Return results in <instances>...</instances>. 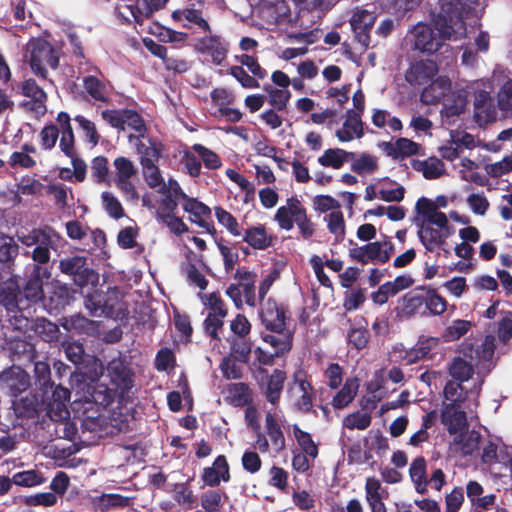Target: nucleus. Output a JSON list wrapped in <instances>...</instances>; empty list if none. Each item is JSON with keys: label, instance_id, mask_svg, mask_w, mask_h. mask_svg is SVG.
<instances>
[{"label": "nucleus", "instance_id": "f257e3e1", "mask_svg": "<svg viewBox=\"0 0 512 512\" xmlns=\"http://www.w3.org/2000/svg\"><path fill=\"white\" fill-rule=\"evenodd\" d=\"M477 0H439V9L432 17V25L419 22L408 32L414 49L433 54L445 41H458L466 35L465 17Z\"/></svg>", "mask_w": 512, "mask_h": 512}, {"label": "nucleus", "instance_id": "f03ea898", "mask_svg": "<svg viewBox=\"0 0 512 512\" xmlns=\"http://www.w3.org/2000/svg\"><path fill=\"white\" fill-rule=\"evenodd\" d=\"M495 338L486 336L484 340L473 346L469 341L462 344V353L469 358L470 362L457 357L449 367V373L454 381L459 383L471 384L473 375V365H480L484 369H489L494 356Z\"/></svg>", "mask_w": 512, "mask_h": 512}, {"label": "nucleus", "instance_id": "7ed1b4c3", "mask_svg": "<svg viewBox=\"0 0 512 512\" xmlns=\"http://www.w3.org/2000/svg\"><path fill=\"white\" fill-rule=\"evenodd\" d=\"M429 203L422 201V214H416L415 221L418 226V237L428 251L442 249L446 239L454 233L449 226L448 217L445 213L429 212Z\"/></svg>", "mask_w": 512, "mask_h": 512}, {"label": "nucleus", "instance_id": "20e7f679", "mask_svg": "<svg viewBox=\"0 0 512 512\" xmlns=\"http://www.w3.org/2000/svg\"><path fill=\"white\" fill-rule=\"evenodd\" d=\"M481 385L482 381L478 378L473 379L471 384L451 380L444 387L443 404H451L454 407H462L469 412H473L478 406Z\"/></svg>", "mask_w": 512, "mask_h": 512}, {"label": "nucleus", "instance_id": "39448f33", "mask_svg": "<svg viewBox=\"0 0 512 512\" xmlns=\"http://www.w3.org/2000/svg\"><path fill=\"white\" fill-rule=\"evenodd\" d=\"M26 59L32 71L41 77L46 76L47 67L52 69L58 66V56L52 46L43 39H32L27 44Z\"/></svg>", "mask_w": 512, "mask_h": 512}, {"label": "nucleus", "instance_id": "423d86ee", "mask_svg": "<svg viewBox=\"0 0 512 512\" xmlns=\"http://www.w3.org/2000/svg\"><path fill=\"white\" fill-rule=\"evenodd\" d=\"M145 182L150 188L157 189L164 195V204L169 210H175L177 207L178 196L181 193V187L174 179L164 181L160 169L156 164L141 165Z\"/></svg>", "mask_w": 512, "mask_h": 512}, {"label": "nucleus", "instance_id": "0eeeda50", "mask_svg": "<svg viewBox=\"0 0 512 512\" xmlns=\"http://www.w3.org/2000/svg\"><path fill=\"white\" fill-rule=\"evenodd\" d=\"M271 332L274 334H262V340L270 346L271 350L265 351L261 347H257L254 350L258 361L263 364H268L274 357H279L288 352L292 346V337L289 331L286 330V327L282 331Z\"/></svg>", "mask_w": 512, "mask_h": 512}, {"label": "nucleus", "instance_id": "6e6552de", "mask_svg": "<svg viewBox=\"0 0 512 512\" xmlns=\"http://www.w3.org/2000/svg\"><path fill=\"white\" fill-rule=\"evenodd\" d=\"M377 15L374 10L355 7L351 11L349 23L355 39L363 47L368 48L371 43L370 33L374 27Z\"/></svg>", "mask_w": 512, "mask_h": 512}, {"label": "nucleus", "instance_id": "1a4fd4ad", "mask_svg": "<svg viewBox=\"0 0 512 512\" xmlns=\"http://www.w3.org/2000/svg\"><path fill=\"white\" fill-rule=\"evenodd\" d=\"M393 253V245L388 241L370 242L363 246H354L349 250V256L362 263H385Z\"/></svg>", "mask_w": 512, "mask_h": 512}, {"label": "nucleus", "instance_id": "9d476101", "mask_svg": "<svg viewBox=\"0 0 512 512\" xmlns=\"http://www.w3.org/2000/svg\"><path fill=\"white\" fill-rule=\"evenodd\" d=\"M202 303L209 308L205 321V332L213 339L218 338V331L223 327L224 318L227 316V310L217 293L199 294Z\"/></svg>", "mask_w": 512, "mask_h": 512}, {"label": "nucleus", "instance_id": "9b49d317", "mask_svg": "<svg viewBox=\"0 0 512 512\" xmlns=\"http://www.w3.org/2000/svg\"><path fill=\"white\" fill-rule=\"evenodd\" d=\"M203 37L195 40L194 49L208 57L213 64L221 65L227 57L228 44L220 36L206 32Z\"/></svg>", "mask_w": 512, "mask_h": 512}, {"label": "nucleus", "instance_id": "f8f14e48", "mask_svg": "<svg viewBox=\"0 0 512 512\" xmlns=\"http://www.w3.org/2000/svg\"><path fill=\"white\" fill-rule=\"evenodd\" d=\"M182 199V208L189 215V220L197 224L206 232L211 233L213 226L211 225V209L204 203L195 198L188 197L182 190L178 196V200Z\"/></svg>", "mask_w": 512, "mask_h": 512}, {"label": "nucleus", "instance_id": "ddd939ff", "mask_svg": "<svg viewBox=\"0 0 512 512\" xmlns=\"http://www.w3.org/2000/svg\"><path fill=\"white\" fill-rule=\"evenodd\" d=\"M114 167L116 170L115 184L116 186L131 199H136L138 193L132 178L136 174V168L132 161L126 157H117L114 160Z\"/></svg>", "mask_w": 512, "mask_h": 512}, {"label": "nucleus", "instance_id": "4468645a", "mask_svg": "<svg viewBox=\"0 0 512 512\" xmlns=\"http://www.w3.org/2000/svg\"><path fill=\"white\" fill-rule=\"evenodd\" d=\"M364 136L363 122L359 112L348 110L342 125L335 130V137L341 143L361 139Z\"/></svg>", "mask_w": 512, "mask_h": 512}, {"label": "nucleus", "instance_id": "2eb2a0df", "mask_svg": "<svg viewBox=\"0 0 512 512\" xmlns=\"http://www.w3.org/2000/svg\"><path fill=\"white\" fill-rule=\"evenodd\" d=\"M305 211L301 202L297 198L292 197L287 199L286 203L277 209L274 220L282 230L290 231Z\"/></svg>", "mask_w": 512, "mask_h": 512}, {"label": "nucleus", "instance_id": "dca6fc26", "mask_svg": "<svg viewBox=\"0 0 512 512\" xmlns=\"http://www.w3.org/2000/svg\"><path fill=\"white\" fill-rule=\"evenodd\" d=\"M442 104L441 116L447 123H451L455 117L465 112L467 92L464 89H454L447 95Z\"/></svg>", "mask_w": 512, "mask_h": 512}, {"label": "nucleus", "instance_id": "f3484780", "mask_svg": "<svg viewBox=\"0 0 512 512\" xmlns=\"http://www.w3.org/2000/svg\"><path fill=\"white\" fill-rule=\"evenodd\" d=\"M480 434L468 428L451 436L450 450L462 456L472 455L478 450Z\"/></svg>", "mask_w": 512, "mask_h": 512}, {"label": "nucleus", "instance_id": "a211bd4d", "mask_svg": "<svg viewBox=\"0 0 512 512\" xmlns=\"http://www.w3.org/2000/svg\"><path fill=\"white\" fill-rule=\"evenodd\" d=\"M470 413L462 407H454L451 404H443L441 411V423L446 427L450 436L468 428L466 414Z\"/></svg>", "mask_w": 512, "mask_h": 512}, {"label": "nucleus", "instance_id": "6ab92c4d", "mask_svg": "<svg viewBox=\"0 0 512 512\" xmlns=\"http://www.w3.org/2000/svg\"><path fill=\"white\" fill-rule=\"evenodd\" d=\"M451 91V80L446 76H439L423 89L420 100L428 105L437 104L443 102Z\"/></svg>", "mask_w": 512, "mask_h": 512}, {"label": "nucleus", "instance_id": "aec40b11", "mask_svg": "<svg viewBox=\"0 0 512 512\" xmlns=\"http://www.w3.org/2000/svg\"><path fill=\"white\" fill-rule=\"evenodd\" d=\"M294 405L300 410L308 411L312 406V387L302 373L295 376V381L290 388Z\"/></svg>", "mask_w": 512, "mask_h": 512}, {"label": "nucleus", "instance_id": "412c9836", "mask_svg": "<svg viewBox=\"0 0 512 512\" xmlns=\"http://www.w3.org/2000/svg\"><path fill=\"white\" fill-rule=\"evenodd\" d=\"M438 66L432 60L414 63L406 72V80L413 85H423L437 74Z\"/></svg>", "mask_w": 512, "mask_h": 512}, {"label": "nucleus", "instance_id": "4be33fe9", "mask_svg": "<svg viewBox=\"0 0 512 512\" xmlns=\"http://www.w3.org/2000/svg\"><path fill=\"white\" fill-rule=\"evenodd\" d=\"M261 319L270 331H282L286 327L284 309L274 300H267L261 311Z\"/></svg>", "mask_w": 512, "mask_h": 512}, {"label": "nucleus", "instance_id": "5701e85b", "mask_svg": "<svg viewBox=\"0 0 512 512\" xmlns=\"http://www.w3.org/2000/svg\"><path fill=\"white\" fill-rule=\"evenodd\" d=\"M202 479L210 487L218 486L221 481L228 482L230 480V472L226 457L224 455L218 456L212 466L204 469Z\"/></svg>", "mask_w": 512, "mask_h": 512}, {"label": "nucleus", "instance_id": "b1692460", "mask_svg": "<svg viewBox=\"0 0 512 512\" xmlns=\"http://www.w3.org/2000/svg\"><path fill=\"white\" fill-rule=\"evenodd\" d=\"M175 22L181 23L185 28H192L196 26L203 32H210L209 23L203 18L200 10L194 8H180L176 9L171 14Z\"/></svg>", "mask_w": 512, "mask_h": 512}, {"label": "nucleus", "instance_id": "393cba45", "mask_svg": "<svg viewBox=\"0 0 512 512\" xmlns=\"http://www.w3.org/2000/svg\"><path fill=\"white\" fill-rule=\"evenodd\" d=\"M1 380L13 395L25 391L30 385L28 374L20 367H12L1 374Z\"/></svg>", "mask_w": 512, "mask_h": 512}, {"label": "nucleus", "instance_id": "a878e982", "mask_svg": "<svg viewBox=\"0 0 512 512\" xmlns=\"http://www.w3.org/2000/svg\"><path fill=\"white\" fill-rule=\"evenodd\" d=\"M260 13L270 23H279L289 15V7L284 0H261Z\"/></svg>", "mask_w": 512, "mask_h": 512}, {"label": "nucleus", "instance_id": "bb28decb", "mask_svg": "<svg viewBox=\"0 0 512 512\" xmlns=\"http://www.w3.org/2000/svg\"><path fill=\"white\" fill-rule=\"evenodd\" d=\"M281 415L277 412L269 411L266 415V431L271 441L272 449L279 453L285 448V437L280 427Z\"/></svg>", "mask_w": 512, "mask_h": 512}, {"label": "nucleus", "instance_id": "cd10ccee", "mask_svg": "<svg viewBox=\"0 0 512 512\" xmlns=\"http://www.w3.org/2000/svg\"><path fill=\"white\" fill-rule=\"evenodd\" d=\"M22 302L23 300L18 292L10 291L6 293L4 290L2 291V303L7 312L15 318V321L18 323L17 328L26 327L29 322L28 318L22 315V310L24 309Z\"/></svg>", "mask_w": 512, "mask_h": 512}, {"label": "nucleus", "instance_id": "c85d7f7f", "mask_svg": "<svg viewBox=\"0 0 512 512\" xmlns=\"http://www.w3.org/2000/svg\"><path fill=\"white\" fill-rule=\"evenodd\" d=\"M133 139L134 137L130 136V141ZM135 139L138 140L136 146L138 154L140 155V164H156L161 156V144L158 141L149 138L139 140L138 137H135Z\"/></svg>", "mask_w": 512, "mask_h": 512}, {"label": "nucleus", "instance_id": "c756f323", "mask_svg": "<svg viewBox=\"0 0 512 512\" xmlns=\"http://www.w3.org/2000/svg\"><path fill=\"white\" fill-rule=\"evenodd\" d=\"M243 240L253 249L264 250L271 246L273 236L266 230L265 226L257 225L248 228L244 232Z\"/></svg>", "mask_w": 512, "mask_h": 512}, {"label": "nucleus", "instance_id": "7c9ffc66", "mask_svg": "<svg viewBox=\"0 0 512 512\" xmlns=\"http://www.w3.org/2000/svg\"><path fill=\"white\" fill-rule=\"evenodd\" d=\"M354 157V152H349L340 148H330L325 150L323 154L318 157V163L323 167L338 170L342 168L350 158Z\"/></svg>", "mask_w": 512, "mask_h": 512}, {"label": "nucleus", "instance_id": "2f4dec72", "mask_svg": "<svg viewBox=\"0 0 512 512\" xmlns=\"http://www.w3.org/2000/svg\"><path fill=\"white\" fill-rule=\"evenodd\" d=\"M22 93L34 102L32 109L37 115H43L46 112V93L33 79H28L22 84Z\"/></svg>", "mask_w": 512, "mask_h": 512}, {"label": "nucleus", "instance_id": "473e14b6", "mask_svg": "<svg viewBox=\"0 0 512 512\" xmlns=\"http://www.w3.org/2000/svg\"><path fill=\"white\" fill-rule=\"evenodd\" d=\"M475 117L479 122H490L496 117L493 100L488 92H480L475 98Z\"/></svg>", "mask_w": 512, "mask_h": 512}, {"label": "nucleus", "instance_id": "72a5a7b5", "mask_svg": "<svg viewBox=\"0 0 512 512\" xmlns=\"http://www.w3.org/2000/svg\"><path fill=\"white\" fill-rule=\"evenodd\" d=\"M62 326L68 331L93 335L98 332L99 323L97 321L89 320L81 315H74L70 318H65Z\"/></svg>", "mask_w": 512, "mask_h": 512}, {"label": "nucleus", "instance_id": "f704fd0d", "mask_svg": "<svg viewBox=\"0 0 512 512\" xmlns=\"http://www.w3.org/2000/svg\"><path fill=\"white\" fill-rule=\"evenodd\" d=\"M379 198L385 202H400L405 195V188L389 178H379Z\"/></svg>", "mask_w": 512, "mask_h": 512}, {"label": "nucleus", "instance_id": "c9c22d12", "mask_svg": "<svg viewBox=\"0 0 512 512\" xmlns=\"http://www.w3.org/2000/svg\"><path fill=\"white\" fill-rule=\"evenodd\" d=\"M409 474L415 490L420 494H425L427 492L428 480L426 477V462L424 458L418 457L411 463Z\"/></svg>", "mask_w": 512, "mask_h": 512}, {"label": "nucleus", "instance_id": "e433bc0d", "mask_svg": "<svg viewBox=\"0 0 512 512\" xmlns=\"http://www.w3.org/2000/svg\"><path fill=\"white\" fill-rule=\"evenodd\" d=\"M413 167L416 171L421 172L426 179H436L445 172L443 162L436 157L414 161Z\"/></svg>", "mask_w": 512, "mask_h": 512}, {"label": "nucleus", "instance_id": "4c0bfd02", "mask_svg": "<svg viewBox=\"0 0 512 512\" xmlns=\"http://www.w3.org/2000/svg\"><path fill=\"white\" fill-rule=\"evenodd\" d=\"M85 91L96 101L105 102L110 95V88L107 84L95 76L85 77L83 80Z\"/></svg>", "mask_w": 512, "mask_h": 512}, {"label": "nucleus", "instance_id": "58836bf2", "mask_svg": "<svg viewBox=\"0 0 512 512\" xmlns=\"http://www.w3.org/2000/svg\"><path fill=\"white\" fill-rule=\"evenodd\" d=\"M236 279L238 280L237 286L240 287L244 293L246 303L250 306L256 305V298L254 294V285L256 281L255 274L249 271L238 270L236 272Z\"/></svg>", "mask_w": 512, "mask_h": 512}, {"label": "nucleus", "instance_id": "ea45409f", "mask_svg": "<svg viewBox=\"0 0 512 512\" xmlns=\"http://www.w3.org/2000/svg\"><path fill=\"white\" fill-rule=\"evenodd\" d=\"M263 89L268 95L269 104L275 110L283 111L286 109L287 104L291 98L289 89L276 88L271 84H266Z\"/></svg>", "mask_w": 512, "mask_h": 512}, {"label": "nucleus", "instance_id": "a19ab883", "mask_svg": "<svg viewBox=\"0 0 512 512\" xmlns=\"http://www.w3.org/2000/svg\"><path fill=\"white\" fill-rule=\"evenodd\" d=\"M371 120L378 128L388 127L391 131H400L403 127L399 118L391 116L390 112L384 109H373Z\"/></svg>", "mask_w": 512, "mask_h": 512}, {"label": "nucleus", "instance_id": "79ce46f5", "mask_svg": "<svg viewBox=\"0 0 512 512\" xmlns=\"http://www.w3.org/2000/svg\"><path fill=\"white\" fill-rule=\"evenodd\" d=\"M358 388L359 382L356 378L347 379L342 389L333 398V406L338 409L347 406L356 396Z\"/></svg>", "mask_w": 512, "mask_h": 512}, {"label": "nucleus", "instance_id": "37998d69", "mask_svg": "<svg viewBox=\"0 0 512 512\" xmlns=\"http://www.w3.org/2000/svg\"><path fill=\"white\" fill-rule=\"evenodd\" d=\"M424 306L430 315L440 316L447 309V301L435 289L424 292Z\"/></svg>", "mask_w": 512, "mask_h": 512}, {"label": "nucleus", "instance_id": "c03bdc74", "mask_svg": "<svg viewBox=\"0 0 512 512\" xmlns=\"http://www.w3.org/2000/svg\"><path fill=\"white\" fill-rule=\"evenodd\" d=\"M329 232L334 236L335 241L340 242L346 234L344 215L341 209L328 213L324 217Z\"/></svg>", "mask_w": 512, "mask_h": 512}, {"label": "nucleus", "instance_id": "a18cd8bd", "mask_svg": "<svg viewBox=\"0 0 512 512\" xmlns=\"http://www.w3.org/2000/svg\"><path fill=\"white\" fill-rule=\"evenodd\" d=\"M292 433L300 448V452L307 453L314 460L318 456V447L311 435L300 429L297 424L292 426Z\"/></svg>", "mask_w": 512, "mask_h": 512}, {"label": "nucleus", "instance_id": "49530a36", "mask_svg": "<svg viewBox=\"0 0 512 512\" xmlns=\"http://www.w3.org/2000/svg\"><path fill=\"white\" fill-rule=\"evenodd\" d=\"M351 164V169L357 174H372L378 169L377 157L368 153L355 154Z\"/></svg>", "mask_w": 512, "mask_h": 512}, {"label": "nucleus", "instance_id": "de8ad7c7", "mask_svg": "<svg viewBox=\"0 0 512 512\" xmlns=\"http://www.w3.org/2000/svg\"><path fill=\"white\" fill-rule=\"evenodd\" d=\"M163 207L157 211L158 218L170 229L171 232L180 235L188 231L187 225L179 217L172 214L174 210H169L162 202Z\"/></svg>", "mask_w": 512, "mask_h": 512}, {"label": "nucleus", "instance_id": "09e8293b", "mask_svg": "<svg viewBox=\"0 0 512 512\" xmlns=\"http://www.w3.org/2000/svg\"><path fill=\"white\" fill-rule=\"evenodd\" d=\"M472 327V323L468 320H453L445 329L443 338L447 342L456 341L464 336Z\"/></svg>", "mask_w": 512, "mask_h": 512}, {"label": "nucleus", "instance_id": "8fccbe9b", "mask_svg": "<svg viewBox=\"0 0 512 512\" xmlns=\"http://www.w3.org/2000/svg\"><path fill=\"white\" fill-rule=\"evenodd\" d=\"M47 192L53 196L56 205H58L60 208L69 206L70 200H73L71 189L61 183L49 185Z\"/></svg>", "mask_w": 512, "mask_h": 512}, {"label": "nucleus", "instance_id": "3c124183", "mask_svg": "<svg viewBox=\"0 0 512 512\" xmlns=\"http://www.w3.org/2000/svg\"><path fill=\"white\" fill-rule=\"evenodd\" d=\"M215 217L219 224L225 227L233 236H241V227L235 217L221 207L215 208Z\"/></svg>", "mask_w": 512, "mask_h": 512}, {"label": "nucleus", "instance_id": "603ef678", "mask_svg": "<svg viewBox=\"0 0 512 512\" xmlns=\"http://www.w3.org/2000/svg\"><path fill=\"white\" fill-rule=\"evenodd\" d=\"M12 481L18 486L32 487L42 484L45 478L36 470H27L15 473L12 477Z\"/></svg>", "mask_w": 512, "mask_h": 512}, {"label": "nucleus", "instance_id": "864d4df0", "mask_svg": "<svg viewBox=\"0 0 512 512\" xmlns=\"http://www.w3.org/2000/svg\"><path fill=\"white\" fill-rule=\"evenodd\" d=\"M371 424V415L365 412H354L343 419V427L349 430H365Z\"/></svg>", "mask_w": 512, "mask_h": 512}, {"label": "nucleus", "instance_id": "5fc2aeb1", "mask_svg": "<svg viewBox=\"0 0 512 512\" xmlns=\"http://www.w3.org/2000/svg\"><path fill=\"white\" fill-rule=\"evenodd\" d=\"M284 380L285 375L280 370L274 371L270 376L267 383V398L272 404L278 400L279 394L283 388Z\"/></svg>", "mask_w": 512, "mask_h": 512}, {"label": "nucleus", "instance_id": "6e6d98bb", "mask_svg": "<svg viewBox=\"0 0 512 512\" xmlns=\"http://www.w3.org/2000/svg\"><path fill=\"white\" fill-rule=\"evenodd\" d=\"M252 349V344L243 338H234L231 341V356L237 361L245 363L249 359V355Z\"/></svg>", "mask_w": 512, "mask_h": 512}, {"label": "nucleus", "instance_id": "4d7b16f0", "mask_svg": "<svg viewBox=\"0 0 512 512\" xmlns=\"http://www.w3.org/2000/svg\"><path fill=\"white\" fill-rule=\"evenodd\" d=\"M192 149L202 159L204 165L208 169H218L222 165L220 157L212 150L201 144H194Z\"/></svg>", "mask_w": 512, "mask_h": 512}, {"label": "nucleus", "instance_id": "13d9d810", "mask_svg": "<svg viewBox=\"0 0 512 512\" xmlns=\"http://www.w3.org/2000/svg\"><path fill=\"white\" fill-rule=\"evenodd\" d=\"M223 495L216 490H209L201 496V506L205 512H220Z\"/></svg>", "mask_w": 512, "mask_h": 512}, {"label": "nucleus", "instance_id": "bf43d9fd", "mask_svg": "<svg viewBox=\"0 0 512 512\" xmlns=\"http://www.w3.org/2000/svg\"><path fill=\"white\" fill-rule=\"evenodd\" d=\"M228 398L236 405H243L249 399V388L244 383H234L227 388Z\"/></svg>", "mask_w": 512, "mask_h": 512}, {"label": "nucleus", "instance_id": "052dcab7", "mask_svg": "<svg viewBox=\"0 0 512 512\" xmlns=\"http://www.w3.org/2000/svg\"><path fill=\"white\" fill-rule=\"evenodd\" d=\"M18 255V245L13 238L0 233V259L11 261Z\"/></svg>", "mask_w": 512, "mask_h": 512}, {"label": "nucleus", "instance_id": "680f3d73", "mask_svg": "<svg viewBox=\"0 0 512 512\" xmlns=\"http://www.w3.org/2000/svg\"><path fill=\"white\" fill-rule=\"evenodd\" d=\"M386 382V371L379 369L375 371L372 379L367 383L368 392L372 393L374 398L381 399L384 396V385Z\"/></svg>", "mask_w": 512, "mask_h": 512}, {"label": "nucleus", "instance_id": "e2e57ef3", "mask_svg": "<svg viewBox=\"0 0 512 512\" xmlns=\"http://www.w3.org/2000/svg\"><path fill=\"white\" fill-rule=\"evenodd\" d=\"M101 198L105 211L111 217L118 219L124 215L121 203L112 193L103 192Z\"/></svg>", "mask_w": 512, "mask_h": 512}, {"label": "nucleus", "instance_id": "0e129e2a", "mask_svg": "<svg viewBox=\"0 0 512 512\" xmlns=\"http://www.w3.org/2000/svg\"><path fill=\"white\" fill-rule=\"evenodd\" d=\"M131 498L120 494H102L98 499V505L101 509H109L111 507H126L129 505Z\"/></svg>", "mask_w": 512, "mask_h": 512}, {"label": "nucleus", "instance_id": "69168bd1", "mask_svg": "<svg viewBox=\"0 0 512 512\" xmlns=\"http://www.w3.org/2000/svg\"><path fill=\"white\" fill-rule=\"evenodd\" d=\"M124 130L131 128L138 133V138L144 136L145 124L140 115L132 110H124Z\"/></svg>", "mask_w": 512, "mask_h": 512}, {"label": "nucleus", "instance_id": "338daca9", "mask_svg": "<svg viewBox=\"0 0 512 512\" xmlns=\"http://www.w3.org/2000/svg\"><path fill=\"white\" fill-rule=\"evenodd\" d=\"M314 207L321 213H332L341 209L339 202L329 195H319L313 200Z\"/></svg>", "mask_w": 512, "mask_h": 512}, {"label": "nucleus", "instance_id": "774afa93", "mask_svg": "<svg viewBox=\"0 0 512 512\" xmlns=\"http://www.w3.org/2000/svg\"><path fill=\"white\" fill-rule=\"evenodd\" d=\"M498 103L502 111L512 115V82H506L499 91Z\"/></svg>", "mask_w": 512, "mask_h": 512}]
</instances>
